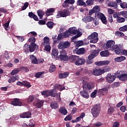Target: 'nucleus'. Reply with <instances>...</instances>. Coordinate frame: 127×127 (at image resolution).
<instances>
[{
    "instance_id": "64",
    "label": "nucleus",
    "mask_w": 127,
    "mask_h": 127,
    "mask_svg": "<svg viewBox=\"0 0 127 127\" xmlns=\"http://www.w3.org/2000/svg\"><path fill=\"white\" fill-rule=\"evenodd\" d=\"M69 3L66 2V0L64 1L63 4V6L64 8H66L68 7L69 6V5L68 4Z\"/></svg>"
},
{
    "instance_id": "22",
    "label": "nucleus",
    "mask_w": 127,
    "mask_h": 127,
    "mask_svg": "<svg viewBox=\"0 0 127 127\" xmlns=\"http://www.w3.org/2000/svg\"><path fill=\"white\" fill-rule=\"evenodd\" d=\"M30 59L31 61V64H38V59L34 55H30Z\"/></svg>"
},
{
    "instance_id": "2",
    "label": "nucleus",
    "mask_w": 127,
    "mask_h": 127,
    "mask_svg": "<svg viewBox=\"0 0 127 127\" xmlns=\"http://www.w3.org/2000/svg\"><path fill=\"white\" fill-rule=\"evenodd\" d=\"M43 42L42 43V46H45V50L46 51H50L51 47L50 43V38L48 37H45L43 39Z\"/></svg>"
},
{
    "instance_id": "25",
    "label": "nucleus",
    "mask_w": 127,
    "mask_h": 127,
    "mask_svg": "<svg viewBox=\"0 0 127 127\" xmlns=\"http://www.w3.org/2000/svg\"><path fill=\"white\" fill-rule=\"evenodd\" d=\"M50 96L55 98L56 97L59 93H58L57 91L55 90V89H53L51 90H50Z\"/></svg>"
},
{
    "instance_id": "35",
    "label": "nucleus",
    "mask_w": 127,
    "mask_h": 127,
    "mask_svg": "<svg viewBox=\"0 0 127 127\" xmlns=\"http://www.w3.org/2000/svg\"><path fill=\"white\" fill-rule=\"evenodd\" d=\"M29 46H30L29 48L30 52H33L35 51L36 47V46H37V45H36V44H30V45H29Z\"/></svg>"
},
{
    "instance_id": "27",
    "label": "nucleus",
    "mask_w": 127,
    "mask_h": 127,
    "mask_svg": "<svg viewBox=\"0 0 127 127\" xmlns=\"http://www.w3.org/2000/svg\"><path fill=\"white\" fill-rule=\"evenodd\" d=\"M108 6L113 7L114 9H117L118 8V4H116L114 1H110L108 3Z\"/></svg>"
},
{
    "instance_id": "61",
    "label": "nucleus",
    "mask_w": 127,
    "mask_h": 127,
    "mask_svg": "<svg viewBox=\"0 0 127 127\" xmlns=\"http://www.w3.org/2000/svg\"><path fill=\"white\" fill-rule=\"evenodd\" d=\"M71 120H72V116L71 115H68L64 119V121H71Z\"/></svg>"
},
{
    "instance_id": "63",
    "label": "nucleus",
    "mask_w": 127,
    "mask_h": 127,
    "mask_svg": "<svg viewBox=\"0 0 127 127\" xmlns=\"http://www.w3.org/2000/svg\"><path fill=\"white\" fill-rule=\"evenodd\" d=\"M120 6L123 8H127V3H120Z\"/></svg>"
},
{
    "instance_id": "58",
    "label": "nucleus",
    "mask_w": 127,
    "mask_h": 127,
    "mask_svg": "<svg viewBox=\"0 0 127 127\" xmlns=\"http://www.w3.org/2000/svg\"><path fill=\"white\" fill-rule=\"evenodd\" d=\"M56 68V67L55 66V65H51V66H50V68H49V72L51 73L54 72Z\"/></svg>"
},
{
    "instance_id": "7",
    "label": "nucleus",
    "mask_w": 127,
    "mask_h": 127,
    "mask_svg": "<svg viewBox=\"0 0 127 127\" xmlns=\"http://www.w3.org/2000/svg\"><path fill=\"white\" fill-rule=\"evenodd\" d=\"M115 46V42L113 40L108 41L105 45V49L111 50Z\"/></svg>"
},
{
    "instance_id": "4",
    "label": "nucleus",
    "mask_w": 127,
    "mask_h": 127,
    "mask_svg": "<svg viewBox=\"0 0 127 127\" xmlns=\"http://www.w3.org/2000/svg\"><path fill=\"white\" fill-rule=\"evenodd\" d=\"M70 11H69L67 9H64L63 11H59L58 12V14L57 15V16H56V17H57V18L60 17H65L70 15Z\"/></svg>"
},
{
    "instance_id": "12",
    "label": "nucleus",
    "mask_w": 127,
    "mask_h": 127,
    "mask_svg": "<svg viewBox=\"0 0 127 127\" xmlns=\"http://www.w3.org/2000/svg\"><path fill=\"white\" fill-rule=\"evenodd\" d=\"M117 75H112L111 73H108L106 76V79L107 82L112 83L114 82Z\"/></svg>"
},
{
    "instance_id": "17",
    "label": "nucleus",
    "mask_w": 127,
    "mask_h": 127,
    "mask_svg": "<svg viewBox=\"0 0 127 127\" xmlns=\"http://www.w3.org/2000/svg\"><path fill=\"white\" fill-rule=\"evenodd\" d=\"M44 101L40 100V101L37 102V103L33 102V105L34 107H35L36 108H37V109H39V108H42V107H43L44 106Z\"/></svg>"
},
{
    "instance_id": "50",
    "label": "nucleus",
    "mask_w": 127,
    "mask_h": 127,
    "mask_svg": "<svg viewBox=\"0 0 127 127\" xmlns=\"http://www.w3.org/2000/svg\"><path fill=\"white\" fill-rule=\"evenodd\" d=\"M19 72V69L17 68H15L14 70H13L11 72V75H16Z\"/></svg>"
},
{
    "instance_id": "31",
    "label": "nucleus",
    "mask_w": 127,
    "mask_h": 127,
    "mask_svg": "<svg viewBox=\"0 0 127 127\" xmlns=\"http://www.w3.org/2000/svg\"><path fill=\"white\" fill-rule=\"evenodd\" d=\"M76 54L81 55L85 54V50L84 48H80L76 51Z\"/></svg>"
},
{
    "instance_id": "5",
    "label": "nucleus",
    "mask_w": 127,
    "mask_h": 127,
    "mask_svg": "<svg viewBox=\"0 0 127 127\" xmlns=\"http://www.w3.org/2000/svg\"><path fill=\"white\" fill-rule=\"evenodd\" d=\"M99 36V35L96 32H94L92 34H91L90 35H89L87 39L88 40H90L91 43L96 44L97 43L98 41L99 40V38L98 37Z\"/></svg>"
},
{
    "instance_id": "44",
    "label": "nucleus",
    "mask_w": 127,
    "mask_h": 127,
    "mask_svg": "<svg viewBox=\"0 0 127 127\" xmlns=\"http://www.w3.org/2000/svg\"><path fill=\"white\" fill-rule=\"evenodd\" d=\"M43 96H45L46 97L50 96V90L43 91L41 93Z\"/></svg>"
},
{
    "instance_id": "26",
    "label": "nucleus",
    "mask_w": 127,
    "mask_h": 127,
    "mask_svg": "<svg viewBox=\"0 0 127 127\" xmlns=\"http://www.w3.org/2000/svg\"><path fill=\"white\" fill-rule=\"evenodd\" d=\"M23 51L26 54H28L29 52H30V49L29 45L28 44H25L23 46Z\"/></svg>"
},
{
    "instance_id": "24",
    "label": "nucleus",
    "mask_w": 127,
    "mask_h": 127,
    "mask_svg": "<svg viewBox=\"0 0 127 127\" xmlns=\"http://www.w3.org/2000/svg\"><path fill=\"white\" fill-rule=\"evenodd\" d=\"M108 89L105 88L100 89H99V91H98V94H100V95H104L108 94Z\"/></svg>"
},
{
    "instance_id": "48",
    "label": "nucleus",
    "mask_w": 127,
    "mask_h": 127,
    "mask_svg": "<svg viewBox=\"0 0 127 127\" xmlns=\"http://www.w3.org/2000/svg\"><path fill=\"white\" fill-rule=\"evenodd\" d=\"M94 4V0H87L86 1V6H91Z\"/></svg>"
},
{
    "instance_id": "40",
    "label": "nucleus",
    "mask_w": 127,
    "mask_h": 127,
    "mask_svg": "<svg viewBox=\"0 0 127 127\" xmlns=\"http://www.w3.org/2000/svg\"><path fill=\"white\" fill-rule=\"evenodd\" d=\"M55 11V9L52 8H48L47 9V11L46 12V15L47 16H50L51 13H53Z\"/></svg>"
},
{
    "instance_id": "29",
    "label": "nucleus",
    "mask_w": 127,
    "mask_h": 127,
    "mask_svg": "<svg viewBox=\"0 0 127 127\" xmlns=\"http://www.w3.org/2000/svg\"><path fill=\"white\" fill-rule=\"evenodd\" d=\"M76 5L77 6H82L84 7H86V3H85L83 0H77Z\"/></svg>"
},
{
    "instance_id": "52",
    "label": "nucleus",
    "mask_w": 127,
    "mask_h": 127,
    "mask_svg": "<svg viewBox=\"0 0 127 127\" xmlns=\"http://www.w3.org/2000/svg\"><path fill=\"white\" fill-rule=\"evenodd\" d=\"M81 35H82V33L81 32H78L76 34V35L75 36L71 37V39L72 40H75L76 39H77L79 37H80V36H81Z\"/></svg>"
},
{
    "instance_id": "62",
    "label": "nucleus",
    "mask_w": 127,
    "mask_h": 127,
    "mask_svg": "<svg viewBox=\"0 0 127 127\" xmlns=\"http://www.w3.org/2000/svg\"><path fill=\"white\" fill-rule=\"evenodd\" d=\"M97 93V90L95 89L94 92H92L91 94V98H95L96 97V95Z\"/></svg>"
},
{
    "instance_id": "15",
    "label": "nucleus",
    "mask_w": 127,
    "mask_h": 127,
    "mask_svg": "<svg viewBox=\"0 0 127 127\" xmlns=\"http://www.w3.org/2000/svg\"><path fill=\"white\" fill-rule=\"evenodd\" d=\"M79 58L78 56L75 55H71L68 57L67 61H69L71 63H75L77 62Z\"/></svg>"
},
{
    "instance_id": "34",
    "label": "nucleus",
    "mask_w": 127,
    "mask_h": 127,
    "mask_svg": "<svg viewBox=\"0 0 127 127\" xmlns=\"http://www.w3.org/2000/svg\"><path fill=\"white\" fill-rule=\"evenodd\" d=\"M89 78L88 76H83L81 79H80V81H82V85L83 84H87V82L89 81Z\"/></svg>"
},
{
    "instance_id": "10",
    "label": "nucleus",
    "mask_w": 127,
    "mask_h": 127,
    "mask_svg": "<svg viewBox=\"0 0 127 127\" xmlns=\"http://www.w3.org/2000/svg\"><path fill=\"white\" fill-rule=\"evenodd\" d=\"M123 45L122 44L119 45H115L114 47H113V48L111 49V51H114L115 52L116 54H118L121 51L123 50Z\"/></svg>"
},
{
    "instance_id": "8",
    "label": "nucleus",
    "mask_w": 127,
    "mask_h": 127,
    "mask_svg": "<svg viewBox=\"0 0 127 127\" xmlns=\"http://www.w3.org/2000/svg\"><path fill=\"white\" fill-rule=\"evenodd\" d=\"M97 17L100 19L102 23L106 25H108V22L107 20V19L105 14L99 12L97 13Z\"/></svg>"
},
{
    "instance_id": "55",
    "label": "nucleus",
    "mask_w": 127,
    "mask_h": 127,
    "mask_svg": "<svg viewBox=\"0 0 127 127\" xmlns=\"http://www.w3.org/2000/svg\"><path fill=\"white\" fill-rule=\"evenodd\" d=\"M116 35L119 37H123L125 36V34L122 32L117 31L115 33Z\"/></svg>"
},
{
    "instance_id": "1",
    "label": "nucleus",
    "mask_w": 127,
    "mask_h": 127,
    "mask_svg": "<svg viewBox=\"0 0 127 127\" xmlns=\"http://www.w3.org/2000/svg\"><path fill=\"white\" fill-rule=\"evenodd\" d=\"M101 111L100 104H95L91 109V114L94 118H97L99 117Z\"/></svg>"
},
{
    "instance_id": "60",
    "label": "nucleus",
    "mask_w": 127,
    "mask_h": 127,
    "mask_svg": "<svg viewBox=\"0 0 127 127\" xmlns=\"http://www.w3.org/2000/svg\"><path fill=\"white\" fill-rule=\"evenodd\" d=\"M120 111H122V113H125V111H127V106H123L120 108Z\"/></svg>"
},
{
    "instance_id": "21",
    "label": "nucleus",
    "mask_w": 127,
    "mask_h": 127,
    "mask_svg": "<svg viewBox=\"0 0 127 127\" xmlns=\"http://www.w3.org/2000/svg\"><path fill=\"white\" fill-rule=\"evenodd\" d=\"M59 113L64 116H65L68 114V111L65 107H62L59 109Z\"/></svg>"
},
{
    "instance_id": "18",
    "label": "nucleus",
    "mask_w": 127,
    "mask_h": 127,
    "mask_svg": "<svg viewBox=\"0 0 127 127\" xmlns=\"http://www.w3.org/2000/svg\"><path fill=\"white\" fill-rule=\"evenodd\" d=\"M68 32H69V33L73 35H76L78 34V33H80L79 30H77V28L75 27H73L70 28L67 30Z\"/></svg>"
},
{
    "instance_id": "13",
    "label": "nucleus",
    "mask_w": 127,
    "mask_h": 127,
    "mask_svg": "<svg viewBox=\"0 0 127 127\" xmlns=\"http://www.w3.org/2000/svg\"><path fill=\"white\" fill-rule=\"evenodd\" d=\"M11 104L14 106H22V102L20 101L18 98H15L12 101H11Z\"/></svg>"
},
{
    "instance_id": "47",
    "label": "nucleus",
    "mask_w": 127,
    "mask_h": 127,
    "mask_svg": "<svg viewBox=\"0 0 127 127\" xmlns=\"http://www.w3.org/2000/svg\"><path fill=\"white\" fill-rule=\"evenodd\" d=\"M23 86L27 88L31 87V85H30V83L25 80L23 81Z\"/></svg>"
},
{
    "instance_id": "30",
    "label": "nucleus",
    "mask_w": 127,
    "mask_h": 127,
    "mask_svg": "<svg viewBox=\"0 0 127 127\" xmlns=\"http://www.w3.org/2000/svg\"><path fill=\"white\" fill-rule=\"evenodd\" d=\"M126 59H127V58L125 56H121L118 58H116L115 59H114V61H115L116 62H122Z\"/></svg>"
},
{
    "instance_id": "46",
    "label": "nucleus",
    "mask_w": 127,
    "mask_h": 127,
    "mask_svg": "<svg viewBox=\"0 0 127 127\" xmlns=\"http://www.w3.org/2000/svg\"><path fill=\"white\" fill-rule=\"evenodd\" d=\"M117 55H124L125 56H127V51L126 50H124V49H122V50L121 51V52H119Z\"/></svg>"
},
{
    "instance_id": "32",
    "label": "nucleus",
    "mask_w": 127,
    "mask_h": 127,
    "mask_svg": "<svg viewBox=\"0 0 127 127\" xmlns=\"http://www.w3.org/2000/svg\"><path fill=\"white\" fill-rule=\"evenodd\" d=\"M51 107L52 109L56 110L59 108V106L56 102H52L51 103Z\"/></svg>"
},
{
    "instance_id": "54",
    "label": "nucleus",
    "mask_w": 127,
    "mask_h": 127,
    "mask_svg": "<svg viewBox=\"0 0 127 127\" xmlns=\"http://www.w3.org/2000/svg\"><path fill=\"white\" fill-rule=\"evenodd\" d=\"M119 31L122 32L127 31V25H125L124 26H122L119 28Z\"/></svg>"
},
{
    "instance_id": "14",
    "label": "nucleus",
    "mask_w": 127,
    "mask_h": 127,
    "mask_svg": "<svg viewBox=\"0 0 127 127\" xmlns=\"http://www.w3.org/2000/svg\"><path fill=\"white\" fill-rule=\"evenodd\" d=\"M85 59L83 58H78L76 62L74 63V64L77 66H81L85 63Z\"/></svg>"
},
{
    "instance_id": "19",
    "label": "nucleus",
    "mask_w": 127,
    "mask_h": 127,
    "mask_svg": "<svg viewBox=\"0 0 127 127\" xmlns=\"http://www.w3.org/2000/svg\"><path fill=\"white\" fill-rule=\"evenodd\" d=\"M79 94L80 96L85 99H88L90 97L87 91L85 90V89H83V91H80Z\"/></svg>"
},
{
    "instance_id": "23",
    "label": "nucleus",
    "mask_w": 127,
    "mask_h": 127,
    "mask_svg": "<svg viewBox=\"0 0 127 127\" xmlns=\"http://www.w3.org/2000/svg\"><path fill=\"white\" fill-rule=\"evenodd\" d=\"M69 74V72H68L60 73V74H59V79L65 78L68 76Z\"/></svg>"
},
{
    "instance_id": "49",
    "label": "nucleus",
    "mask_w": 127,
    "mask_h": 127,
    "mask_svg": "<svg viewBox=\"0 0 127 127\" xmlns=\"http://www.w3.org/2000/svg\"><path fill=\"white\" fill-rule=\"evenodd\" d=\"M29 39L28 40L30 44H35L36 38L35 37H29Z\"/></svg>"
},
{
    "instance_id": "53",
    "label": "nucleus",
    "mask_w": 127,
    "mask_h": 127,
    "mask_svg": "<svg viewBox=\"0 0 127 127\" xmlns=\"http://www.w3.org/2000/svg\"><path fill=\"white\" fill-rule=\"evenodd\" d=\"M114 108H113V107H111L109 109H108V114L109 115H111L114 112Z\"/></svg>"
},
{
    "instance_id": "56",
    "label": "nucleus",
    "mask_w": 127,
    "mask_h": 127,
    "mask_svg": "<svg viewBox=\"0 0 127 127\" xmlns=\"http://www.w3.org/2000/svg\"><path fill=\"white\" fill-rule=\"evenodd\" d=\"M125 21V19L124 17H119L118 18H117V22H118L119 23H124Z\"/></svg>"
},
{
    "instance_id": "36",
    "label": "nucleus",
    "mask_w": 127,
    "mask_h": 127,
    "mask_svg": "<svg viewBox=\"0 0 127 127\" xmlns=\"http://www.w3.org/2000/svg\"><path fill=\"white\" fill-rule=\"evenodd\" d=\"M85 116V114L84 112H83L81 113V114L80 115L79 117H77L75 120L76 122H78L81 121V119H83L84 117Z\"/></svg>"
},
{
    "instance_id": "3",
    "label": "nucleus",
    "mask_w": 127,
    "mask_h": 127,
    "mask_svg": "<svg viewBox=\"0 0 127 127\" xmlns=\"http://www.w3.org/2000/svg\"><path fill=\"white\" fill-rule=\"evenodd\" d=\"M71 45L69 41H61L58 45V49L64 51V49H68Z\"/></svg>"
},
{
    "instance_id": "16",
    "label": "nucleus",
    "mask_w": 127,
    "mask_h": 127,
    "mask_svg": "<svg viewBox=\"0 0 127 127\" xmlns=\"http://www.w3.org/2000/svg\"><path fill=\"white\" fill-rule=\"evenodd\" d=\"M32 114L30 112H26L20 115L21 119H29L31 117Z\"/></svg>"
},
{
    "instance_id": "6",
    "label": "nucleus",
    "mask_w": 127,
    "mask_h": 127,
    "mask_svg": "<svg viewBox=\"0 0 127 127\" xmlns=\"http://www.w3.org/2000/svg\"><path fill=\"white\" fill-rule=\"evenodd\" d=\"M60 54L61 55L58 57V59H60L61 62L68 61L69 56L66 55V52L65 50L61 51Z\"/></svg>"
},
{
    "instance_id": "59",
    "label": "nucleus",
    "mask_w": 127,
    "mask_h": 127,
    "mask_svg": "<svg viewBox=\"0 0 127 127\" xmlns=\"http://www.w3.org/2000/svg\"><path fill=\"white\" fill-rule=\"evenodd\" d=\"M100 53V50H95L92 54V55H94L95 57H97Z\"/></svg>"
},
{
    "instance_id": "42",
    "label": "nucleus",
    "mask_w": 127,
    "mask_h": 127,
    "mask_svg": "<svg viewBox=\"0 0 127 127\" xmlns=\"http://www.w3.org/2000/svg\"><path fill=\"white\" fill-rule=\"evenodd\" d=\"M59 54V52L56 49H53L52 51V54L54 55V57H57L58 54Z\"/></svg>"
},
{
    "instance_id": "38",
    "label": "nucleus",
    "mask_w": 127,
    "mask_h": 127,
    "mask_svg": "<svg viewBox=\"0 0 127 127\" xmlns=\"http://www.w3.org/2000/svg\"><path fill=\"white\" fill-rule=\"evenodd\" d=\"M46 25L48 28L52 29L54 28V23L53 21H48L46 23Z\"/></svg>"
},
{
    "instance_id": "51",
    "label": "nucleus",
    "mask_w": 127,
    "mask_h": 127,
    "mask_svg": "<svg viewBox=\"0 0 127 127\" xmlns=\"http://www.w3.org/2000/svg\"><path fill=\"white\" fill-rule=\"evenodd\" d=\"M10 22V20H8V21H7L4 24H3V27H4V29L6 31H8V26H9V23Z\"/></svg>"
},
{
    "instance_id": "41",
    "label": "nucleus",
    "mask_w": 127,
    "mask_h": 127,
    "mask_svg": "<svg viewBox=\"0 0 127 127\" xmlns=\"http://www.w3.org/2000/svg\"><path fill=\"white\" fill-rule=\"evenodd\" d=\"M44 71L36 72L34 75V77H36L37 78H39L42 76V75L44 74Z\"/></svg>"
},
{
    "instance_id": "33",
    "label": "nucleus",
    "mask_w": 127,
    "mask_h": 127,
    "mask_svg": "<svg viewBox=\"0 0 127 127\" xmlns=\"http://www.w3.org/2000/svg\"><path fill=\"white\" fill-rule=\"evenodd\" d=\"M37 15L40 17V19H42L43 18V16L45 15V12L42 10H38L37 11Z\"/></svg>"
},
{
    "instance_id": "9",
    "label": "nucleus",
    "mask_w": 127,
    "mask_h": 127,
    "mask_svg": "<svg viewBox=\"0 0 127 127\" xmlns=\"http://www.w3.org/2000/svg\"><path fill=\"white\" fill-rule=\"evenodd\" d=\"M95 87L94 84L92 82L88 83H83L82 84L83 90H90L93 89Z\"/></svg>"
},
{
    "instance_id": "11",
    "label": "nucleus",
    "mask_w": 127,
    "mask_h": 127,
    "mask_svg": "<svg viewBox=\"0 0 127 127\" xmlns=\"http://www.w3.org/2000/svg\"><path fill=\"white\" fill-rule=\"evenodd\" d=\"M104 73H105L104 69L100 68H95L92 71V74L96 76L102 75Z\"/></svg>"
},
{
    "instance_id": "39",
    "label": "nucleus",
    "mask_w": 127,
    "mask_h": 127,
    "mask_svg": "<svg viewBox=\"0 0 127 127\" xmlns=\"http://www.w3.org/2000/svg\"><path fill=\"white\" fill-rule=\"evenodd\" d=\"M27 36L29 37H36V36H37V33L34 31L30 32L27 34Z\"/></svg>"
},
{
    "instance_id": "57",
    "label": "nucleus",
    "mask_w": 127,
    "mask_h": 127,
    "mask_svg": "<svg viewBox=\"0 0 127 127\" xmlns=\"http://www.w3.org/2000/svg\"><path fill=\"white\" fill-rule=\"evenodd\" d=\"M20 71H21L22 72H28L29 71V70L28 68L22 66L20 67Z\"/></svg>"
},
{
    "instance_id": "45",
    "label": "nucleus",
    "mask_w": 127,
    "mask_h": 127,
    "mask_svg": "<svg viewBox=\"0 0 127 127\" xmlns=\"http://www.w3.org/2000/svg\"><path fill=\"white\" fill-rule=\"evenodd\" d=\"M70 35H71V34L68 31L64 32L63 34L64 38H68Z\"/></svg>"
},
{
    "instance_id": "43",
    "label": "nucleus",
    "mask_w": 127,
    "mask_h": 127,
    "mask_svg": "<svg viewBox=\"0 0 127 127\" xmlns=\"http://www.w3.org/2000/svg\"><path fill=\"white\" fill-rule=\"evenodd\" d=\"M35 100V97L31 95L27 99V102L28 103H32Z\"/></svg>"
},
{
    "instance_id": "37",
    "label": "nucleus",
    "mask_w": 127,
    "mask_h": 127,
    "mask_svg": "<svg viewBox=\"0 0 127 127\" xmlns=\"http://www.w3.org/2000/svg\"><path fill=\"white\" fill-rule=\"evenodd\" d=\"M55 90L58 89L60 90L61 91H63V90L65 89V87H63L62 85L60 84H56L54 86Z\"/></svg>"
},
{
    "instance_id": "20",
    "label": "nucleus",
    "mask_w": 127,
    "mask_h": 127,
    "mask_svg": "<svg viewBox=\"0 0 127 127\" xmlns=\"http://www.w3.org/2000/svg\"><path fill=\"white\" fill-rule=\"evenodd\" d=\"M117 77L119 79V80L122 81H126L127 80V74L123 73L119 74L118 75H117Z\"/></svg>"
},
{
    "instance_id": "28",
    "label": "nucleus",
    "mask_w": 127,
    "mask_h": 127,
    "mask_svg": "<svg viewBox=\"0 0 127 127\" xmlns=\"http://www.w3.org/2000/svg\"><path fill=\"white\" fill-rule=\"evenodd\" d=\"M110 52L108 50H105L100 52V55L102 57H106L109 56Z\"/></svg>"
}]
</instances>
